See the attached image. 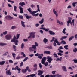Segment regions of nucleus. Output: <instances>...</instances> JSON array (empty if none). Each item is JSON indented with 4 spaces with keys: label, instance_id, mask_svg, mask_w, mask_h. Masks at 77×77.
<instances>
[{
    "label": "nucleus",
    "instance_id": "23",
    "mask_svg": "<svg viewBox=\"0 0 77 77\" xmlns=\"http://www.w3.org/2000/svg\"><path fill=\"white\" fill-rule=\"evenodd\" d=\"M39 24H42V23H44V18H42L41 19V20L39 22Z\"/></svg>",
    "mask_w": 77,
    "mask_h": 77
},
{
    "label": "nucleus",
    "instance_id": "33",
    "mask_svg": "<svg viewBox=\"0 0 77 77\" xmlns=\"http://www.w3.org/2000/svg\"><path fill=\"white\" fill-rule=\"evenodd\" d=\"M60 44H66V42H65V41L63 40L60 43Z\"/></svg>",
    "mask_w": 77,
    "mask_h": 77
},
{
    "label": "nucleus",
    "instance_id": "5",
    "mask_svg": "<svg viewBox=\"0 0 77 77\" xmlns=\"http://www.w3.org/2000/svg\"><path fill=\"white\" fill-rule=\"evenodd\" d=\"M46 58L47 59H48L47 61H48V62L49 63H50L51 61L53 60V59L51 58V57L49 56L47 57Z\"/></svg>",
    "mask_w": 77,
    "mask_h": 77
},
{
    "label": "nucleus",
    "instance_id": "2",
    "mask_svg": "<svg viewBox=\"0 0 77 77\" xmlns=\"http://www.w3.org/2000/svg\"><path fill=\"white\" fill-rule=\"evenodd\" d=\"M27 10L30 13V14L33 15V16H35V14H36V12H38V11H34L33 12L32 11V10H31V8H29L27 9Z\"/></svg>",
    "mask_w": 77,
    "mask_h": 77
},
{
    "label": "nucleus",
    "instance_id": "60",
    "mask_svg": "<svg viewBox=\"0 0 77 77\" xmlns=\"http://www.w3.org/2000/svg\"><path fill=\"white\" fill-rule=\"evenodd\" d=\"M7 31H5V32H3V35H6V34H7Z\"/></svg>",
    "mask_w": 77,
    "mask_h": 77
},
{
    "label": "nucleus",
    "instance_id": "31",
    "mask_svg": "<svg viewBox=\"0 0 77 77\" xmlns=\"http://www.w3.org/2000/svg\"><path fill=\"white\" fill-rule=\"evenodd\" d=\"M43 65H45V66H48V62H46L45 63H44V64H42Z\"/></svg>",
    "mask_w": 77,
    "mask_h": 77
},
{
    "label": "nucleus",
    "instance_id": "59",
    "mask_svg": "<svg viewBox=\"0 0 77 77\" xmlns=\"http://www.w3.org/2000/svg\"><path fill=\"white\" fill-rule=\"evenodd\" d=\"M72 23L73 26H74V19H73L72 20Z\"/></svg>",
    "mask_w": 77,
    "mask_h": 77
},
{
    "label": "nucleus",
    "instance_id": "21",
    "mask_svg": "<svg viewBox=\"0 0 77 77\" xmlns=\"http://www.w3.org/2000/svg\"><path fill=\"white\" fill-rule=\"evenodd\" d=\"M43 42L45 44H47V42H48V39H46V38H44L43 39Z\"/></svg>",
    "mask_w": 77,
    "mask_h": 77
},
{
    "label": "nucleus",
    "instance_id": "58",
    "mask_svg": "<svg viewBox=\"0 0 77 77\" xmlns=\"http://www.w3.org/2000/svg\"><path fill=\"white\" fill-rule=\"evenodd\" d=\"M39 32H40V33L41 34H43V31L42 30H40Z\"/></svg>",
    "mask_w": 77,
    "mask_h": 77
},
{
    "label": "nucleus",
    "instance_id": "36",
    "mask_svg": "<svg viewBox=\"0 0 77 77\" xmlns=\"http://www.w3.org/2000/svg\"><path fill=\"white\" fill-rule=\"evenodd\" d=\"M65 30H66V28H65L62 31V33L64 34H66V32H65Z\"/></svg>",
    "mask_w": 77,
    "mask_h": 77
},
{
    "label": "nucleus",
    "instance_id": "7",
    "mask_svg": "<svg viewBox=\"0 0 77 77\" xmlns=\"http://www.w3.org/2000/svg\"><path fill=\"white\" fill-rule=\"evenodd\" d=\"M5 18L6 19H7L8 20H12V19H13V18H14L10 16H5Z\"/></svg>",
    "mask_w": 77,
    "mask_h": 77
},
{
    "label": "nucleus",
    "instance_id": "64",
    "mask_svg": "<svg viewBox=\"0 0 77 77\" xmlns=\"http://www.w3.org/2000/svg\"><path fill=\"white\" fill-rule=\"evenodd\" d=\"M20 58H21V57H20V56H18L16 57V59H20Z\"/></svg>",
    "mask_w": 77,
    "mask_h": 77
},
{
    "label": "nucleus",
    "instance_id": "53",
    "mask_svg": "<svg viewBox=\"0 0 77 77\" xmlns=\"http://www.w3.org/2000/svg\"><path fill=\"white\" fill-rule=\"evenodd\" d=\"M56 71H53L52 72V73L53 75H54L55 74V73H56Z\"/></svg>",
    "mask_w": 77,
    "mask_h": 77
},
{
    "label": "nucleus",
    "instance_id": "52",
    "mask_svg": "<svg viewBox=\"0 0 77 77\" xmlns=\"http://www.w3.org/2000/svg\"><path fill=\"white\" fill-rule=\"evenodd\" d=\"M53 55L54 57H55L56 58L58 57V56H57V54L55 53Z\"/></svg>",
    "mask_w": 77,
    "mask_h": 77
},
{
    "label": "nucleus",
    "instance_id": "29",
    "mask_svg": "<svg viewBox=\"0 0 77 77\" xmlns=\"http://www.w3.org/2000/svg\"><path fill=\"white\" fill-rule=\"evenodd\" d=\"M21 54L22 55H23V57H26V54H24V53L23 52H21Z\"/></svg>",
    "mask_w": 77,
    "mask_h": 77
},
{
    "label": "nucleus",
    "instance_id": "22",
    "mask_svg": "<svg viewBox=\"0 0 77 77\" xmlns=\"http://www.w3.org/2000/svg\"><path fill=\"white\" fill-rule=\"evenodd\" d=\"M74 36H71L69 38V41H71V40H72V39H74Z\"/></svg>",
    "mask_w": 77,
    "mask_h": 77
},
{
    "label": "nucleus",
    "instance_id": "4",
    "mask_svg": "<svg viewBox=\"0 0 77 77\" xmlns=\"http://www.w3.org/2000/svg\"><path fill=\"white\" fill-rule=\"evenodd\" d=\"M44 25H42L41 26L42 27L40 28V29H42V30H45V32H48V30H50L49 28H45L44 27Z\"/></svg>",
    "mask_w": 77,
    "mask_h": 77
},
{
    "label": "nucleus",
    "instance_id": "30",
    "mask_svg": "<svg viewBox=\"0 0 77 77\" xmlns=\"http://www.w3.org/2000/svg\"><path fill=\"white\" fill-rule=\"evenodd\" d=\"M14 11L15 12H17V6H14Z\"/></svg>",
    "mask_w": 77,
    "mask_h": 77
},
{
    "label": "nucleus",
    "instance_id": "28",
    "mask_svg": "<svg viewBox=\"0 0 77 77\" xmlns=\"http://www.w3.org/2000/svg\"><path fill=\"white\" fill-rule=\"evenodd\" d=\"M0 45H1V46H3L4 45H6V44L5 43H0Z\"/></svg>",
    "mask_w": 77,
    "mask_h": 77
},
{
    "label": "nucleus",
    "instance_id": "19",
    "mask_svg": "<svg viewBox=\"0 0 77 77\" xmlns=\"http://www.w3.org/2000/svg\"><path fill=\"white\" fill-rule=\"evenodd\" d=\"M19 5L20 6H23L24 5H25V3L24 2H22L19 3Z\"/></svg>",
    "mask_w": 77,
    "mask_h": 77
},
{
    "label": "nucleus",
    "instance_id": "13",
    "mask_svg": "<svg viewBox=\"0 0 77 77\" xmlns=\"http://www.w3.org/2000/svg\"><path fill=\"white\" fill-rule=\"evenodd\" d=\"M67 26L68 27L69 26V24L70 23L71 24V26H72V22L71 20H69L67 21Z\"/></svg>",
    "mask_w": 77,
    "mask_h": 77
},
{
    "label": "nucleus",
    "instance_id": "63",
    "mask_svg": "<svg viewBox=\"0 0 77 77\" xmlns=\"http://www.w3.org/2000/svg\"><path fill=\"white\" fill-rule=\"evenodd\" d=\"M68 69H71V70H73V69H72V67H69L68 68Z\"/></svg>",
    "mask_w": 77,
    "mask_h": 77
},
{
    "label": "nucleus",
    "instance_id": "15",
    "mask_svg": "<svg viewBox=\"0 0 77 77\" xmlns=\"http://www.w3.org/2000/svg\"><path fill=\"white\" fill-rule=\"evenodd\" d=\"M19 8L20 10V14H23V10L22 7H21V6H19Z\"/></svg>",
    "mask_w": 77,
    "mask_h": 77
},
{
    "label": "nucleus",
    "instance_id": "44",
    "mask_svg": "<svg viewBox=\"0 0 77 77\" xmlns=\"http://www.w3.org/2000/svg\"><path fill=\"white\" fill-rule=\"evenodd\" d=\"M29 59V57H26L23 60V61L24 62H25V61H26V60H27V59Z\"/></svg>",
    "mask_w": 77,
    "mask_h": 77
},
{
    "label": "nucleus",
    "instance_id": "34",
    "mask_svg": "<svg viewBox=\"0 0 77 77\" xmlns=\"http://www.w3.org/2000/svg\"><path fill=\"white\" fill-rule=\"evenodd\" d=\"M77 4V2H73L72 4V5L73 7H75V4Z\"/></svg>",
    "mask_w": 77,
    "mask_h": 77
},
{
    "label": "nucleus",
    "instance_id": "10",
    "mask_svg": "<svg viewBox=\"0 0 77 77\" xmlns=\"http://www.w3.org/2000/svg\"><path fill=\"white\" fill-rule=\"evenodd\" d=\"M53 12L54 14H55V15L56 17H58V14L57 12L55 10V9L54 8L53 9Z\"/></svg>",
    "mask_w": 77,
    "mask_h": 77
},
{
    "label": "nucleus",
    "instance_id": "18",
    "mask_svg": "<svg viewBox=\"0 0 77 77\" xmlns=\"http://www.w3.org/2000/svg\"><path fill=\"white\" fill-rule=\"evenodd\" d=\"M44 54H50V51H46L44 52Z\"/></svg>",
    "mask_w": 77,
    "mask_h": 77
},
{
    "label": "nucleus",
    "instance_id": "9",
    "mask_svg": "<svg viewBox=\"0 0 77 77\" xmlns=\"http://www.w3.org/2000/svg\"><path fill=\"white\" fill-rule=\"evenodd\" d=\"M38 73L37 74L38 75H41L43 74V72H44V71L42 70H39L38 71Z\"/></svg>",
    "mask_w": 77,
    "mask_h": 77
},
{
    "label": "nucleus",
    "instance_id": "8",
    "mask_svg": "<svg viewBox=\"0 0 77 77\" xmlns=\"http://www.w3.org/2000/svg\"><path fill=\"white\" fill-rule=\"evenodd\" d=\"M62 70L64 72H67L68 70L66 69V67L65 66H62Z\"/></svg>",
    "mask_w": 77,
    "mask_h": 77
},
{
    "label": "nucleus",
    "instance_id": "32",
    "mask_svg": "<svg viewBox=\"0 0 77 77\" xmlns=\"http://www.w3.org/2000/svg\"><path fill=\"white\" fill-rule=\"evenodd\" d=\"M5 61H2V62H0V65H4V64H5Z\"/></svg>",
    "mask_w": 77,
    "mask_h": 77
},
{
    "label": "nucleus",
    "instance_id": "40",
    "mask_svg": "<svg viewBox=\"0 0 77 77\" xmlns=\"http://www.w3.org/2000/svg\"><path fill=\"white\" fill-rule=\"evenodd\" d=\"M55 77H62V76L60 75H59L58 74L55 75Z\"/></svg>",
    "mask_w": 77,
    "mask_h": 77
},
{
    "label": "nucleus",
    "instance_id": "3",
    "mask_svg": "<svg viewBox=\"0 0 77 77\" xmlns=\"http://www.w3.org/2000/svg\"><path fill=\"white\" fill-rule=\"evenodd\" d=\"M12 37V35L11 34H8L5 36V38L7 40H11Z\"/></svg>",
    "mask_w": 77,
    "mask_h": 77
},
{
    "label": "nucleus",
    "instance_id": "56",
    "mask_svg": "<svg viewBox=\"0 0 77 77\" xmlns=\"http://www.w3.org/2000/svg\"><path fill=\"white\" fill-rule=\"evenodd\" d=\"M39 65L40 68H42V65H41V63H40L39 64Z\"/></svg>",
    "mask_w": 77,
    "mask_h": 77
},
{
    "label": "nucleus",
    "instance_id": "1",
    "mask_svg": "<svg viewBox=\"0 0 77 77\" xmlns=\"http://www.w3.org/2000/svg\"><path fill=\"white\" fill-rule=\"evenodd\" d=\"M20 34H17L16 35V36H14L13 38V39H12L11 40V42H15V44L16 45H18V40L17 39H19V38H20Z\"/></svg>",
    "mask_w": 77,
    "mask_h": 77
},
{
    "label": "nucleus",
    "instance_id": "39",
    "mask_svg": "<svg viewBox=\"0 0 77 77\" xmlns=\"http://www.w3.org/2000/svg\"><path fill=\"white\" fill-rule=\"evenodd\" d=\"M68 45H66L64 46V48H65V50H68Z\"/></svg>",
    "mask_w": 77,
    "mask_h": 77
},
{
    "label": "nucleus",
    "instance_id": "42",
    "mask_svg": "<svg viewBox=\"0 0 77 77\" xmlns=\"http://www.w3.org/2000/svg\"><path fill=\"white\" fill-rule=\"evenodd\" d=\"M73 51L74 53H76L77 51V48H75L73 50Z\"/></svg>",
    "mask_w": 77,
    "mask_h": 77
},
{
    "label": "nucleus",
    "instance_id": "48",
    "mask_svg": "<svg viewBox=\"0 0 77 77\" xmlns=\"http://www.w3.org/2000/svg\"><path fill=\"white\" fill-rule=\"evenodd\" d=\"M19 18L20 19H23V16L22 15H19Z\"/></svg>",
    "mask_w": 77,
    "mask_h": 77
},
{
    "label": "nucleus",
    "instance_id": "14",
    "mask_svg": "<svg viewBox=\"0 0 77 77\" xmlns=\"http://www.w3.org/2000/svg\"><path fill=\"white\" fill-rule=\"evenodd\" d=\"M10 71H11V70H10L7 71L6 72V74H7V75H11L12 73L11 72H10Z\"/></svg>",
    "mask_w": 77,
    "mask_h": 77
},
{
    "label": "nucleus",
    "instance_id": "51",
    "mask_svg": "<svg viewBox=\"0 0 77 77\" xmlns=\"http://www.w3.org/2000/svg\"><path fill=\"white\" fill-rule=\"evenodd\" d=\"M13 48L14 49V51H16L17 50V49H16V46L13 45Z\"/></svg>",
    "mask_w": 77,
    "mask_h": 77
},
{
    "label": "nucleus",
    "instance_id": "55",
    "mask_svg": "<svg viewBox=\"0 0 77 77\" xmlns=\"http://www.w3.org/2000/svg\"><path fill=\"white\" fill-rule=\"evenodd\" d=\"M48 48V49H52V46H48L47 47Z\"/></svg>",
    "mask_w": 77,
    "mask_h": 77
},
{
    "label": "nucleus",
    "instance_id": "41",
    "mask_svg": "<svg viewBox=\"0 0 77 77\" xmlns=\"http://www.w3.org/2000/svg\"><path fill=\"white\" fill-rule=\"evenodd\" d=\"M32 48H33V49H36V46L35 45H33L32 46Z\"/></svg>",
    "mask_w": 77,
    "mask_h": 77
},
{
    "label": "nucleus",
    "instance_id": "26",
    "mask_svg": "<svg viewBox=\"0 0 77 77\" xmlns=\"http://www.w3.org/2000/svg\"><path fill=\"white\" fill-rule=\"evenodd\" d=\"M62 57H60V58H57V59L56 61H61L62 60Z\"/></svg>",
    "mask_w": 77,
    "mask_h": 77
},
{
    "label": "nucleus",
    "instance_id": "24",
    "mask_svg": "<svg viewBox=\"0 0 77 77\" xmlns=\"http://www.w3.org/2000/svg\"><path fill=\"white\" fill-rule=\"evenodd\" d=\"M67 38V36H64L62 37L60 39V40H63L65 39H66Z\"/></svg>",
    "mask_w": 77,
    "mask_h": 77
},
{
    "label": "nucleus",
    "instance_id": "11",
    "mask_svg": "<svg viewBox=\"0 0 77 77\" xmlns=\"http://www.w3.org/2000/svg\"><path fill=\"white\" fill-rule=\"evenodd\" d=\"M35 32H32L29 33V36L28 37V39H30V38H32V34H35Z\"/></svg>",
    "mask_w": 77,
    "mask_h": 77
},
{
    "label": "nucleus",
    "instance_id": "25",
    "mask_svg": "<svg viewBox=\"0 0 77 77\" xmlns=\"http://www.w3.org/2000/svg\"><path fill=\"white\" fill-rule=\"evenodd\" d=\"M30 75V77H36V74H33Z\"/></svg>",
    "mask_w": 77,
    "mask_h": 77
},
{
    "label": "nucleus",
    "instance_id": "46",
    "mask_svg": "<svg viewBox=\"0 0 77 77\" xmlns=\"http://www.w3.org/2000/svg\"><path fill=\"white\" fill-rule=\"evenodd\" d=\"M73 61H74V63H77V59H74L73 60Z\"/></svg>",
    "mask_w": 77,
    "mask_h": 77
},
{
    "label": "nucleus",
    "instance_id": "54",
    "mask_svg": "<svg viewBox=\"0 0 77 77\" xmlns=\"http://www.w3.org/2000/svg\"><path fill=\"white\" fill-rule=\"evenodd\" d=\"M57 54H58V55H59L60 56H63V54H62L60 52L58 53Z\"/></svg>",
    "mask_w": 77,
    "mask_h": 77
},
{
    "label": "nucleus",
    "instance_id": "49",
    "mask_svg": "<svg viewBox=\"0 0 77 77\" xmlns=\"http://www.w3.org/2000/svg\"><path fill=\"white\" fill-rule=\"evenodd\" d=\"M23 62H21L20 63V67H21L22 66H23Z\"/></svg>",
    "mask_w": 77,
    "mask_h": 77
},
{
    "label": "nucleus",
    "instance_id": "62",
    "mask_svg": "<svg viewBox=\"0 0 77 77\" xmlns=\"http://www.w3.org/2000/svg\"><path fill=\"white\" fill-rule=\"evenodd\" d=\"M35 45L36 47L38 46V43H36V42H35Z\"/></svg>",
    "mask_w": 77,
    "mask_h": 77
},
{
    "label": "nucleus",
    "instance_id": "16",
    "mask_svg": "<svg viewBox=\"0 0 77 77\" xmlns=\"http://www.w3.org/2000/svg\"><path fill=\"white\" fill-rule=\"evenodd\" d=\"M54 42L57 43V44L58 45H60V43L59 42H58L57 39H55L54 40Z\"/></svg>",
    "mask_w": 77,
    "mask_h": 77
},
{
    "label": "nucleus",
    "instance_id": "47",
    "mask_svg": "<svg viewBox=\"0 0 77 77\" xmlns=\"http://www.w3.org/2000/svg\"><path fill=\"white\" fill-rule=\"evenodd\" d=\"M26 71L27 70H26V69H23L22 70V72L23 73H25V72H26Z\"/></svg>",
    "mask_w": 77,
    "mask_h": 77
},
{
    "label": "nucleus",
    "instance_id": "20",
    "mask_svg": "<svg viewBox=\"0 0 77 77\" xmlns=\"http://www.w3.org/2000/svg\"><path fill=\"white\" fill-rule=\"evenodd\" d=\"M49 32L50 35H55V33L52 31H49Z\"/></svg>",
    "mask_w": 77,
    "mask_h": 77
},
{
    "label": "nucleus",
    "instance_id": "57",
    "mask_svg": "<svg viewBox=\"0 0 77 77\" xmlns=\"http://www.w3.org/2000/svg\"><path fill=\"white\" fill-rule=\"evenodd\" d=\"M55 39V38L54 37H52V39L50 41L51 42H53V41H54V39Z\"/></svg>",
    "mask_w": 77,
    "mask_h": 77
},
{
    "label": "nucleus",
    "instance_id": "17",
    "mask_svg": "<svg viewBox=\"0 0 77 77\" xmlns=\"http://www.w3.org/2000/svg\"><path fill=\"white\" fill-rule=\"evenodd\" d=\"M24 23H25V22L23 21H21V24L23 27H25L26 26L25 25V24H24Z\"/></svg>",
    "mask_w": 77,
    "mask_h": 77
},
{
    "label": "nucleus",
    "instance_id": "45",
    "mask_svg": "<svg viewBox=\"0 0 77 77\" xmlns=\"http://www.w3.org/2000/svg\"><path fill=\"white\" fill-rule=\"evenodd\" d=\"M35 34H32V36L33 39H34V38H35Z\"/></svg>",
    "mask_w": 77,
    "mask_h": 77
},
{
    "label": "nucleus",
    "instance_id": "12",
    "mask_svg": "<svg viewBox=\"0 0 77 77\" xmlns=\"http://www.w3.org/2000/svg\"><path fill=\"white\" fill-rule=\"evenodd\" d=\"M57 22L60 25H63V23L62 22H60L58 19L57 20Z\"/></svg>",
    "mask_w": 77,
    "mask_h": 77
},
{
    "label": "nucleus",
    "instance_id": "35",
    "mask_svg": "<svg viewBox=\"0 0 77 77\" xmlns=\"http://www.w3.org/2000/svg\"><path fill=\"white\" fill-rule=\"evenodd\" d=\"M29 51H30V52L33 51V49L32 48V47L29 48Z\"/></svg>",
    "mask_w": 77,
    "mask_h": 77
},
{
    "label": "nucleus",
    "instance_id": "27",
    "mask_svg": "<svg viewBox=\"0 0 77 77\" xmlns=\"http://www.w3.org/2000/svg\"><path fill=\"white\" fill-rule=\"evenodd\" d=\"M11 29L12 30H15V29H16V26H12L11 27Z\"/></svg>",
    "mask_w": 77,
    "mask_h": 77
},
{
    "label": "nucleus",
    "instance_id": "6",
    "mask_svg": "<svg viewBox=\"0 0 77 77\" xmlns=\"http://www.w3.org/2000/svg\"><path fill=\"white\" fill-rule=\"evenodd\" d=\"M46 61V57H43L41 60V63L42 64H44V63L45 62V61Z\"/></svg>",
    "mask_w": 77,
    "mask_h": 77
},
{
    "label": "nucleus",
    "instance_id": "43",
    "mask_svg": "<svg viewBox=\"0 0 77 77\" xmlns=\"http://www.w3.org/2000/svg\"><path fill=\"white\" fill-rule=\"evenodd\" d=\"M37 57L39 59H41L42 58V56H41V54H39Z\"/></svg>",
    "mask_w": 77,
    "mask_h": 77
},
{
    "label": "nucleus",
    "instance_id": "37",
    "mask_svg": "<svg viewBox=\"0 0 77 77\" xmlns=\"http://www.w3.org/2000/svg\"><path fill=\"white\" fill-rule=\"evenodd\" d=\"M24 44L23 43H22L21 45V48L22 49H23V48H24Z\"/></svg>",
    "mask_w": 77,
    "mask_h": 77
},
{
    "label": "nucleus",
    "instance_id": "38",
    "mask_svg": "<svg viewBox=\"0 0 77 77\" xmlns=\"http://www.w3.org/2000/svg\"><path fill=\"white\" fill-rule=\"evenodd\" d=\"M12 55L13 57L14 58V59H15V56H16V54H15V53H12Z\"/></svg>",
    "mask_w": 77,
    "mask_h": 77
},
{
    "label": "nucleus",
    "instance_id": "50",
    "mask_svg": "<svg viewBox=\"0 0 77 77\" xmlns=\"http://www.w3.org/2000/svg\"><path fill=\"white\" fill-rule=\"evenodd\" d=\"M58 50H59V52L60 53H63V51H62L60 49H58Z\"/></svg>",
    "mask_w": 77,
    "mask_h": 77
},
{
    "label": "nucleus",
    "instance_id": "61",
    "mask_svg": "<svg viewBox=\"0 0 77 77\" xmlns=\"http://www.w3.org/2000/svg\"><path fill=\"white\" fill-rule=\"evenodd\" d=\"M37 64H35L33 65V67H34V68H37Z\"/></svg>",
    "mask_w": 77,
    "mask_h": 77
}]
</instances>
